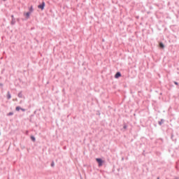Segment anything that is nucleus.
Segmentation results:
<instances>
[{"label":"nucleus","instance_id":"obj_1","mask_svg":"<svg viewBox=\"0 0 179 179\" xmlns=\"http://www.w3.org/2000/svg\"><path fill=\"white\" fill-rule=\"evenodd\" d=\"M45 6V3L44 1L42 2V4L38 5V9H41V10H44V7Z\"/></svg>","mask_w":179,"mask_h":179},{"label":"nucleus","instance_id":"obj_2","mask_svg":"<svg viewBox=\"0 0 179 179\" xmlns=\"http://www.w3.org/2000/svg\"><path fill=\"white\" fill-rule=\"evenodd\" d=\"M96 161L97 162V163H99V167H101V166H103V160H101V159L96 158Z\"/></svg>","mask_w":179,"mask_h":179},{"label":"nucleus","instance_id":"obj_3","mask_svg":"<svg viewBox=\"0 0 179 179\" xmlns=\"http://www.w3.org/2000/svg\"><path fill=\"white\" fill-rule=\"evenodd\" d=\"M31 15V12L24 13V16L26 19H29Z\"/></svg>","mask_w":179,"mask_h":179},{"label":"nucleus","instance_id":"obj_4","mask_svg":"<svg viewBox=\"0 0 179 179\" xmlns=\"http://www.w3.org/2000/svg\"><path fill=\"white\" fill-rule=\"evenodd\" d=\"M120 76H121V73L117 72V73L115 74V79H118V78H120Z\"/></svg>","mask_w":179,"mask_h":179},{"label":"nucleus","instance_id":"obj_5","mask_svg":"<svg viewBox=\"0 0 179 179\" xmlns=\"http://www.w3.org/2000/svg\"><path fill=\"white\" fill-rule=\"evenodd\" d=\"M11 96H10V93L8 92V93H7V99H11Z\"/></svg>","mask_w":179,"mask_h":179},{"label":"nucleus","instance_id":"obj_6","mask_svg":"<svg viewBox=\"0 0 179 179\" xmlns=\"http://www.w3.org/2000/svg\"><path fill=\"white\" fill-rule=\"evenodd\" d=\"M159 47L161 48H164V45L163 44V43H159Z\"/></svg>","mask_w":179,"mask_h":179},{"label":"nucleus","instance_id":"obj_7","mask_svg":"<svg viewBox=\"0 0 179 179\" xmlns=\"http://www.w3.org/2000/svg\"><path fill=\"white\" fill-rule=\"evenodd\" d=\"M31 141H33L34 142H36V138H34V136H31Z\"/></svg>","mask_w":179,"mask_h":179},{"label":"nucleus","instance_id":"obj_8","mask_svg":"<svg viewBox=\"0 0 179 179\" xmlns=\"http://www.w3.org/2000/svg\"><path fill=\"white\" fill-rule=\"evenodd\" d=\"M16 111H20L21 110L20 107L17 106L15 108Z\"/></svg>","mask_w":179,"mask_h":179},{"label":"nucleus","instance_id":"obj_9","mask_svg":"<svg viewBox=\"0 0 179 179\" xmlns=\"http://www.w3.org/2000/svg\"><path fill=\"white\" fill-rule=\"evenodd\" d=\"M29 12H31H31H33V6H31V7H30V8H29Z\"/></svg>","mask_w":179,"mask_h":179},{"label":"nucleus","instance_id":"obj_10","mask_svg":"<svg viewBox=\"0 0 179 179\" xmlns=\"http://www.w3.org/2000/svg\"><path fill=\"white\" fill-rule=\"evenodd\" d=\"M174 83L176 85H178V83H177V82H174Z\"/></svg>","mask_w":179,"mask_h":179},{"label":"nucleus","instance_id":"obj_11","mask_svg":"<svg viewBox=\"0 0 179 179\" xmlns=\"http://www.w3.org/2000/svg\"><path fill=\"white\" fill-rule=\"evenodd\" d=\"M51 166L52 167H54V162L52 163Z\"/></svg>","mask_w":179,"mask_h":179},{"label":"nucleus","instance_id":"obj_12","mask_svg":"<svg viewBox=\"0 0 179 179\" xmlns=\"http://www.w3.org/2000/svg\"><path fill=\"white\" fill-rule=\"evenodd\" d=\"M22 111H24V109H21Z\"/></svg>","mask_w":179,"mask_h":179},{"label":"nucleus","instance_id":"obj_13","mask_svg":"<svg viewBox=\"0 0 179 179\" xmlns=\"http://www.w3.org/2000/svg\"><path fill=\"white\" fill-rule=\"evenodd\" d=\"M10 115H12V113H10Z\"/></svg>","mask_w":179,"mask_h":179},{"label":"nucleus","instance_id":"obj_14","mask_svg":"<svg viewBox=\"0 0 179 179\" xmlns=\"http://www.w3.org/2000/svg\"><path fill=\"white\" fill-rule=\"evenodd\" d=\"M3 1H6V0H3Z\"/></svg>","mask_w":179,"mask_h":179}]
</instances>
